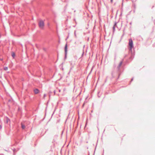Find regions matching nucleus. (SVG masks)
Listing matches in <instances>:
<instances>
[{"label":"nucleus","mask_w":155,"mask_h":155,"mask_svg":"<svg viewBox=\"0 0 155 155\" xmlns=\"http://www.w3.org/2000/svg\"><path fill=\"white\" fill-rule=\"evenodd\" d=\"M39 28L41 29H43L44 26V23L42 20H40L38 23Z\"/></svg>","instance_id":"nucleus-1"},{"label":"nucleus","mask_w":155,"mask_h":155,"mask_svg":"<svg viewBox=\"0 0 155 155\" xmlns=\"http://www.w3.org/2000/svg\"><path fill=\"white\" fill-rule=\"evenodd\" d=\"M129 45L130 47V50H131L133 47V42L131 39H129Z\"/></svg>","instance_id":"nucleus-2"},{"label":"nucleus","mask_w":155,"mask_h":155,"mask_svg":"<svg viewBox=\"0 0 155 155\" xmlns=\"http://www.w3.org/2000/svg\"><path fill=\"white\" fill-rule=\"evenodd\" d=\"M34 91L35 94H37L38 93L39 90L38 89H36L34 90Z\"/></svg>","instance_id":"nucleus-3"},{"label":"nucleus","mask_w":155,"mask_h":155,"mask_svg":"<svg viewBox=\"0 0 155 155\" xmlns=\"http://www.w3.org/2000/svg\"><path fill=\"white\" fill-rule=\"evenodd\" d=\"M67 45L66 44L65 47V53H66L67 52Z\"/></svg>","instance_id":"nucleus-4"},{"label":"nucleus","mask_w":155,"mask_h":155,"mask_svg":"<svg viewBox=\"0 0 155 155\" xmlns=\"http://www.w3.org/2000/svg\"><path fill=\"white\" fill-rule=\"evenodd\" d=\"M12 56L14 58L15 57V54L14 52H12Z\"/></svg>","instance_id":"nucleus-5"},{"label":"nucleus","mask_w":155,"mask_h":155,"mask_svg":"<svg viewBox=\"0 0 155 155\" xmlns=\"http://www.w3.org/2000/svg\"><path fill=\"white\" fill-rule=\"evenodd\" d=\"M6 121L7 123H8L10 121V120L8 118L6 119Z\"/></svg>","instance_id":"nucleus-6"},{"label":"nucleus","mask_w":155,"mask_h":155,"mask_svg":"<svg viewBox=\"0 0 155 155\" xmlns=\"http://www.w3.org/2000/svg\"><path fill=\"white\" fill-rule=\"evenodd\" d=\"M8 68L7 67H5V68H4V70L5 71H7L8 70Z\"/></svg>","instance_id":"nucleus-7"},{"label":"nucleus","mask_w":155,"mask_h":155,"mask_svg":"<svg viewBox=\"0 0 155 155\" xmlns=\"http://www.w3.org/2000/svg\"><path fill=\"white\" fill-rule=\"evenodd\" d=\"M21 127L23 129H25V125L23 124H22Z\"/></svg>","instance_id":"nucleus-8"},{"label":"nucleus","mask_w":155,"mask_h":155,"mask_svg":"<svg viewBox=\"0 0 155 155\" xmlns=\"http://www.w3.org/2000/svg\"><path fill=\"white\" fill-rule=\"evenodd\" d=\"M122 64V62H121L120 63V66Z\"/></svg>","instance_id":"nucleus-9"},{"label":"nucleus","mask_w":155,"mask_h":155,"mask_svg":"<svg viewBox=\"0 0 155 155\" xmlns=\"http://www.w3.org/2000/svg\"><path fill=\"white\" fill-rule=\"evenodd\" d=\"M2 128V126L1 125H0V129H1Z\"/></svg>","instance_id":"nucleus-10"},{"label":"nucleus","mask_w":155,"mask_h":155,"mask_svg":"<svg viewBox=\"0 0 155 155\" xmlns=\"http://www.w3.org/2000/svg\"><path fill=\"white\" fill-rule=\"evenodd\" d=\"M111 2L112 3L113 2V0H110Z\"/></svg>","instance_id":"nucleus-11"},{"label":"nucleus","mask_w":155,"mask_h":155,"mask_svg":"<svg viewBox=\"0 0 155 155\" xmlns=\"http://www.w3.org/2000/svg\"><path fill=\"white\" fill-rule=\"evenodd\" d=\"M0 60H1V61H2V58H1V59H0Z\"/></svg>","instance_id":"nucleus-12"},{"label":"nucleus","mask_w":155,"mask_h":155,"mask_svg":"<svg viewBox=\"0 0 155 155\" xmlns=\"http://www.w3.org/2000/svg\"><path fill=\"white\" fill-rule=\"evenodd\" d=\"M45 96V95H44V97Z\"/></svg>","instance_id":"nucleus-13"}]
</instances>
